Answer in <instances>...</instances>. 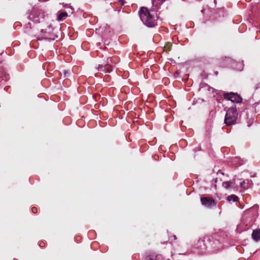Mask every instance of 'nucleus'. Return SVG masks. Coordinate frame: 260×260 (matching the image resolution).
<instances>
[{
    "label": "nucleus",
    "instance_id": "f8f14e48",
    "mask_svg": "<svg viewBox=\"0 0 260 260\" xmlns=\"http://www.w3.org/2000/svg\"><path fill=\"white\" fill-rule=\"evenodd\" d=\"M1 74V78H2V80L6 81L8 79V75L3 71H2Z\"/></svg>",
    "mask_w": 260,
    "mask_h": 260
},
{
    "label": "nucleus",
    "instance_id": "7ed1b4c3",
    "mask_svg": "<svg viewBox=\"0 0 260 260\" xmlns=\"http://www.w3.org/2000/svg\"><path fill=\"white\" fill-rule=\"evenodd\" d=\"M41 32L44 34L42 37L38 39L39 40H45L50 41L55 40L58 37L57 35L54 32V29L51 27H49L45 31L41 29Z\"/></svg>",
    "mask_w": 260,
    "mask_h": 260
},
{
    "label": "nucleus",
    "instance_id": "423d86ee",
    "mask_svg": "<svg viewBox=\"0 0 260 260\" xmlns=\"http://www.w3.org/2000/svg\"><path fill=\"white\" fill-rule=\"evenodd\" d=\"M197 248L201 250V252H203L204 250H206L207 248V246L206 244L205 240L204 239H200L198 241L196 244Z\"/></svg>",
    "mask_w": 260,
    "mask_h": 260
},
{
    "label": "nucleus",
    "instance_id": "f3484780",
    "mask_svg": "<svg viewBox=\"0 0 260 260\" xmlns=\"http://www.w3.org/2000/svg\"><path fill=\"white\" fill-rule=\"evenodd\" d=\"M37 211L38 209L36 207H34L31 208V211L34 213H36L37 212Z\"/></svg>",
    "mask_w": 260,
    "mask_h": 260
},
{
    "label": "nucleus",
    "instance_id": "b1692460",
    "mask_svg": "<svg viewBox=\"0 0 260 260\" xmlns=\"http://www.w3.org/2000/svg\"><path fill=\"white\" fill-rule=\"evenodd\" d=\"M215 182H217V179H215Z\"/></svg>",
    "mask_w": 260,
    "mask_h": 260
},
{
    "label": "nucleus",
    "instance_id": "9d476101",
    "mask_svg": "<svg viewBox=\"0 0 260 260\" xmlns=\"http://www.w3.org/2000/svg\"><path fill=\"white\" fill-rule=\"evenodd\" d=\"M68 16V13L66 12H61L57 16L58 21H62Z\"/></svg>",
    "mask_w": 260,
    "mask_h": 260
},
{
    "label": "nucleus",
    "instance_id": "ddd939ff",
    "mask_svg": "<svg viewBox=\"0 0 260 260\" xmlns=\"http://www.w3.org/2000/svg\"><path fill=\"white\" fill-rule=\"evenodd\" d=\"M231 182L229 181H226L222 183V186L223 187L228 189L230 187Z\"/></svg>",
    "mask_w": 260,
    "mask_h": 260
},
{
    "label": "nucleus",
    "instance_id": "412c9836",
    "mask_svg": "<svg viewBox=\"0 0 260 260\" xmlns=\"http://www.w3.org/2000/svg\"><path fill=\"white\" fill-rule=\"evenodd\" d=\"M172 237H173L174 240L177 239V237L176 235H172Z\"/></svg>",
    "mask_w": 260,
    "mask_h": 260
},
{
    "label": "nucleus",
    "instance_id": "6ab92c4d",
    "mask_svg": "<svg viewBox=\"0 0 260 260\" xmlns=\"http://www.w3.org/2000/svg\"><path fill=\"white\" fill-rule=\"evenodd\" d=\"M39 245L40 247H43L45 246V243L44 242H41L40 243Z\"/></svg>",
    "mask_w": 260,
    "mask_h": 260
},
{
    "label": "nucleus",
    "instance_id": "0eeeda50",
    "mask_svg": "<svg viewBox=\"0 0 260 260\" xmlns=\"http://www.w3.org/2000/svg\"><path fill=\"white\" fill-rule=\"evenodd\" d=\"M251 236L254 241H258L260 240V229L253 230Z\"/></svg>",
    "mask_w": 260,
    "mask_h": 260
},
{
    "label": "nucleus",
    "instance_id": "4be33fe9",
    "mask_svg": "<svg viewBox=\"0 0 260 260\" xmlns=\"http://www.w3.org/2000/svg\"><path fill=\"white\" fill-rule=\"evenodd\" d=\"M258 88H259V86H257V85H256V86L255 87H254L255 89H258Z\"/></svg>",
    "mask_w": 260,
    "mask_h": 260
},
{
    "label": "nucleus",
    "instance_id": "1a4fd4ad",
    "mask_svg": "<svg viewBox=\"0 0 260 260\" xmlns=\"http://www.w3.org/2000/svg\"><path fill=\"white\" fill-rule=\"evenodd\" d=\"M147 260H162V256L159 254H155L151 253L147 257Z\"/></svg>",
    "mask_w": 260,
    "mask_h": 260
},
{
    "label": "nucleus",
    "instance_id": "a211bd4d",
    "mask_svg": "<svg viewBox=\"0 0 260 260\" xmlns=\"http://www.w3.org/2000/svg\"><path fill=\"white\" fill-rule=\"evenodd\" d=\"M33 21L36 22V23H39L40 21V19H39L38 17H37V18H34V19H33Z\"/></svg>",
    "mask_w": 260,
    "mask_h": 260
},
{
    "label": "nucleus",
    "instance_id": "5701e85b",
    "mask_svg": "<svg viewBox=\"0 0 260 260\" xmlns=\"http://www.w3.org/2000/svg\"><path fill=\"white\" fill-rule=\"evenodd\" d=\"M82 102H83V101H85L84 98H83V96H82Z\"/></svg>",
    "mask_w": 260,
    "mask_h": 260
},
{
    "label": "nucleus",
    "instance_id": "6e6552de",
    "mask_svg": "<svg viewBox=\"0 0 260 260\" xmlns=\"http://www.w3.org/2000/svg\"><path fill=\"white\" fill-rule=\"evenodd\" d=\"M98 69L99 71H104L106 73H110L112 70V67L110 65H99Z\"/></svg>",
    "mask_w": 260,
    "mask_h": 260
},
{
    "label": "nucleus",
    "instance_id": "4468645a",
    "mask_svg": "<svg viewBox=\"0 0 260 260\" xmlns=\"http://www.w3.org/2000/svg\"><path fill=\"white\" fill-rule=\"evenodd\" d=\"M70 74V72L69 70H64L63 71V76L65 78H68L69 77Z\"/></svg>",
    "mask_w": 260,
    "mask_h": 260
},
{
    "label": "nucleus",
    "instance_id": "f03ea898",
    "mask_svg": "<svg viewBox=\"0 0 260 260\" xmlns=\"http://www.w3.org/2000/svg\"><path fill=\"white\" fill-rule=\"evenodd\" d=\"M238 115V113L235 106L230 108L226 113L224 123L228 126L235 124L236 123Z\"/></svg>",
    "mask_w": 260,
    "mask_h": 260
},
{
    "label": "nucleus",
    "instance_id": "2eb2a0df",
    "mask_svg": "<svg viewBox=\"0 0 260 260\" xmlns=\"http://www.w3.org/2000/svg\"><path fill=\"white\" fill-rule=\"evenodd\" d=\"M172 45L171 44H169L165 46V49L167 51H169L171 50Z\"/></svg>",
    "mask_w": 260,
    "mask_h": 260
},
{
    "label": "nucleus",
    "instance_id": "39448f33",
    "mask_svg": "<svg viewBox=\"0 0 260 260\" xmlns=\"http://www.w3.org/2000/svg\"><path fill=\"white\" fill-rule=\"evenodd\" d=\"M201 202L202 205L208 208H211L216 205L215 201L209 197H201Z\"/></svg>",
    "mask_w": 260,
    "mask_h": 260
},
{
    "label": "nucleus",
    "instance_id": "dca6fc26",
    "mask_svg": "<svg viewBox=\"0 0 260 260\" xmlns=\"http://www.w3.org/2000/svg\"><path fill=\"white\" fill-rule=\"evenodd\" d=\"M245 181H243L242 182H241L240 183V187L241 188H244V189L246 188V187H245Z\"/></svg>",
    "mask_w": 260,
    "mask_h": 260
},
{
    "label": "nucleus",
    "instance_id": "f257e3e1",
    "mask_svg": "<svg viewBox=\"0 0 260 260\" xmlns=\"http://www.w3.org/2000/svg\"><path fill=\"white\" fill-rule=\"evenodd\" d=\"M141 20L147 26L149 27H154L156 25V19L148 9L144 7L140 8L139 12Z\"/></svg>",
    "mask_w": 260,
    "mask_h": 260
},
{
    "label": "nucleus",
    "instance_id": "9b49d317",
    "mask_svg": "<svg viewBox=\"0 0 260 260\" xmlns=\"http://www.w3.org/2000/svg\"><path fill=\"white\" fill-rule=\"evenodd\" d=\"M238 197L235 195V194H232L228 197L227 200L229 202L230 201H233L234 202H237L238 201Z\"/></svg>",
    "mask_w": 260,
    "mask_h": 260
},
{
    "label": "nucleus",
    "instance_id": "20e7f679",
    "mask_svg": "<svg viewBox=\"0 0 260 260\" xmlns=\"http://www.w3.org/2000/svg\"><path fill=\"white\" fill-rule=\"evenodd\" d=\"M223 96L224 99L231 100L233 103H241L242 101L240 95L233 92L225 93L223 94Z\"/></svg>",
    "mask_w": 260,
    "mask_h": 260
},
{
    "label": "nucleus",
    "instance_id": "aec40b11",
    "mask_svg": "<svg viewBox=\"0 0 260 260\" xmlns=\"http://www.w3.org/2000/svg\"><path fill=\"white\" fill-rule=\"evenodd\" d=\"M118 1H119V2L120 3L121 6H123L125 3L124 1L123 0H118Z\"/></svg>",
    "mask_w": 260,
    "mask_h": 260
}]
</instances>
